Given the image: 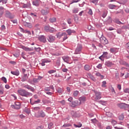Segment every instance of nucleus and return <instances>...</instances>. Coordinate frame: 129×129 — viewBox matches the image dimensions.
Segmentation results:
<instances>
[{
  "instance_id": "obj_38",
  "label": "nucleus",
  "mask_w": 129,
  "mask_h": 129,
  "mask_svg": "<svg viewBox=\"0 0 129 129\" xmlns=\"http://www.w3.org/2000/svg\"><path fill=\"white\" fill-rule=\"evenodd\" d=\"M4 7H0V15H3L4 14Z\"/></svg>"
},
{
  "instance_id": "obj_32",
  "label": "nucleus",
  "mask_w": 129,
  "mask_h": 129,
  "mask_svg": "<svg viewBox=\"0 0 129 129\" xmlns=\"http://www.w3.org/2000/svg\"><path fill=\"white\" fill-rule=\"evenodd\" d=\"M49 22L50 23H55L56 22V18L53 17L49 19Z\"/></svg>"
},
{
  "instance_id": "obj_18",
  "label": "nucleus",
  "mask_w": 129,
  "mask_h": 129,
  "mask_svg": "<svg viewBox=\"0 0 129 129\" xmlns=\"http://www.w3.org/2000/svg\"><path fill=\"white\" fill-rule=\"evenodd\" d=\"M28 78H29V77L27 74H24V76H23L21 79V81H22V82H25V81H27V80H28Z\"/></svg>"
},
{
  "instance_id": "obj_21",
  "label": "nucleus",
  "mask_w": 129,
  "mask_h": 129,
  "mask_svg": "<svg viewBox=\"0 0 129 129\" xmlns=\"http://www.w3.org/2000/svg\"><path fill=\"white\" fill-rule=\"evenodd\" d=\"M105 65L106 66H107V67H111V66H112V65H113V64L112 63V62H111L109 61H107L105 62Z\"/></svg>"
},
{
  "instance_id": "obj_51",
  "label": "nucleus",
  "mask_w": 129,
  "mask_h": 129,
  "mask_svg": "<svg viewBox=\"0 0 129 129\" xmlns=\"http://www.w3.org/2000/svg\"><path fill=\"white\" fill-rule=\"evenodd\" d=\"M74 126H75V127H81V126H82V124H80L79 125H77V124H74Z\"/></svg>"
},
{
  "instance_id": "obj_17",
  "label": "nucleus",
  "mask_w": 129,
  "mask_h": 129,
  "mask_svg": "<svg viewBox=\"0 0 129 129\" xmlns=\"http://www.w3.org/2000/svg\"><path fill=\"white\" fill-rule=\"evenodd\" d=\"M79 100L80 101L79 102L80 103V104H81V103L86 101V97L85 96H82L79 98Z\"/></svg>"
},
{
  "instance_id": "obj_57",
  "label": "nucleus",
  "mask_w": 129,
  "mask_h": 129,
  "mask_svg": "<svg viewBox=\"0 0 129 129\" xmlns=\"http://www.w3.org/2000/svg\"><path fill=\"white\" fill-rule=\"evenodd\" d=\"M110 90L112 93H115V91L114 90V89L113 88V87H111V88L110 89Z\"/></svg>"
},
{
  "instance_id": "obj_16",
  "label": "nucleus",
  "mask_w": 129,
  "mask_h": 129,
  "mask_svg": "<svg viewBox=\"0 0 129 129\" xmlns=\"http://www.w3.org/2000/svg\"><path fill=\"white\" fill-rule=\"evenodd\" d=\"M41 79H43V77L38 76L37 78L33 79V82H34V83H37L39 82L40 80H41Z\"/></svg>"
},
{
  "instance_id": "obj_40",
  "label": "nucleus",
  "mask_w": 129,
  "mask_h": 129,
  "mask_svg": "<svg viewBox=\"0 0 129 129\" xmlns=\"http://www.w3.org/2000/svg\"><path fill=\"white\" fill-rule=\"evenodd\" d=\"M33 110H35L36 111H38V110H40V109H41V108H40V107H35L33 108Z\"/></svg>"
},
{
  "instance_id": "obj_61",
  "label": "nucleus",
  "mask_w": 129,
  "mask_h": 129,
  "mask_svg": "<svg viewBox=\"0 0 129 129\" xmlns=\"http://www.w3.org/2000/svg\"><path fill=\"white\" fill-rule=\"evenodd\" d=\"M115 23H116V24H118V25H119V24H120V22L119 21L117 20H114L113 21Z\"/></svg>"
},
{
  "instance_id": "obj_29",
  "label": "nucleus",
  "mask_w": 129,
  "mask_h": 129,
  "mask_svg": "<svg viewBox=\"0 0 129 129\" xmlns=\"http://www.w3.org/2000/svg\"><path fill=\"white\" fill-rule=\"evenodd\" d=\"M5 17H7V18H11V13L8 11H6L5 12Z\"/></svg>"
},
{
  "instance_id": "obj_53",
  "label": "nucleus",
  "mask_w": 129,
  "mask_h": 129,
  "mask_svg": "<svg viewBox=\"0 0 129 129\" xmlns=\"http://www.w3.org/2000/svg\"><path fill=\"white\" fill-rule=\"evenodd\" d=\"M53 123H50L48 124V128L51 129L52 128V126H53Z\"/></svg>"
},
{
  "instance_id": "obj_19",
  "label": "nucleus",
  "mask_w": 129,
  "mask_h": 129,
  "mask_svg": "<svg viewBox=\"0 0 129 129\" xmlns=\"http://www.w3.org/2000/svg\"><path fill=\"white\" fill-rule=\"evenodd\" d=\"M11 73L13 75H15V76H19L20 75V71H19V70H16L14 72L12 71Z\"/></svg>"
},
{
  "instance_id": "obj_42",
  "label": "nucleus",
  "mask_w": 129,
  "mask_h": 129,
  "mask_svg": "<svg viewBox=\"0 0 129 129\" xmlns=\"http://www.w3.org/2000/svg\"><path fill=\"white\" fill-rule=\"evenodd\" d=\"M56 72L55 70H51L48 71V73H49V74H53V73H55Z\"/></svg>"
},
{
  "instance_id": "obj_11",
  "label": "nucleus",
  "mask_w": 129,
  "mask_h": 129,
  "mask_svg": "<svg viewBox=\"0 0 129 129\" xmlns=\"http://www.w3.org/2000/svg\"><path fill=\"white\" fill-rule=\"evenodd\" d=\"M38 39L39 41H40V42H42L43 43H46V42H47V39L44 35H41L39 36Z\"/></svg>"
},
{
  "instance_id": "obj_4",
  "label": "nucleus",
  "mask_w": 129,
  "mask_h": 129,
  "mask_svg": "<svg viewBox=\"0 0 129 129\" xmlns=\"http://www.w3.org/2000/svg\"><path fill=\"white\" fill-rule=\"evenodd\" d=\"M82 44H78L75 51V54H81L82 51Z\"/></svg>"
},
{
  "instance_id": "obj_23",
  "label": "nucleus",
  "mask_w": 129,
  "mask_h": 129,
  "mask_svg": "<svg viewBox=\"0 0 129 129\" xmlns=\"http://www.w3.org/2000/svg\"><path fill=\"white\" fill-rule=\"evenodd\" d=\"M33 6H36V7H38L40 5V1L38 0H36L33 2Z\"/></svg>"
},
{
  "instance_id": "obj_44",
  "label": "nucleus",
  "mask_w": 129,
  "mask_h": 129,
  "mask_svg": "<svg viewBox=\"0 0 129 129\" xmlns=\"http://www.w3.org/2000/svg\"><path fill=\"white\" fill-rule=\"evenodd\" d=\"M106 81H104L102 82V87H106Z\"/></svg>"
},
{
  "instance_id": "obj_13",
  "label": "nucleus",
  "mask_w": 129,
  "mask_h": 129,
  "mask_svg": "<svg viewBox=\"0 0 129 129\" xmlns=\"http://www.w3.org/2000/svg\"><path fill=\"white\" fill-rule=\"evenodd\" d=\"M67 33H68V35L69 36H71L72 34H75L76 33V31L74 30H72L71 29H69L67 30H66Z\"/></svg>"
},
{
  "instance_id": "obj_63",
  "label": "nucleus",
  "mask_w": 129,
  "mask_h": 129,
  "mask_svg": "<svg viewBox=\"0 0 129 129\" xmlns=\"http://www.w3.org/2000/svg\"><path fill=\"white\" fill-rule=\"evenodd\" d=\"M2 28V30H3V31H5V30H6V26H5L4 25H2L1 26Z\"/></svg>"
},
{
  "instance_id": "obj_5",
  "label": "nucleus",
  "mask_w": 129,
  "mask_h": 129,
  "mask_svg": "<svg viewBox=\"0 0 129 129\" xmlns=\"http://www.w3.org/2000/svg\"><path fill=\"white\" fill-rule=\"evenodd\" d=\"M20 48L23 49V50H24V51H26V52H31L32 51H34V47L30 48L24 45H22L21 46Z\"/></svg>"
},
{
  "instance_id": "obj_41",
  "label": "nucleus",
  "mask_w": 129,
  "mask_h": 129,
  "mask_svg": "<svg viewBox=\"0 0 129 129\" xmlns=\"http://www.w3.org/2000/svg\"><path fill=\"white\" fill-rule=\"evenodd\" d=\"M60 61H61V57H58L56 61V64L57 65H60Z\"/></svg>"
},
{
  "instance_id": "obj_59",
  "label": "nucleus",
  "mask_w": 129,
  "mask_h": 129,
  "mask_svg": "<svg viewBox=\"0 0 129 129\" xmlns=\"http://www.w3.org/2000/svg\"><path fill=\"white\" fill-rule=\"evenodd\" d=\"M46 94H48V95H52V94H53V93H52V92H50V91H48V92H46Z\"/></svg>"
},
{
  "instance_id": "obj_35",
  "label": "nucleus",
  "mask_w": 129,
  "mask_h": 129,
  "mask_svg": "<svg viewBox=\"0 0 129 129\" xmlns=\"http://www.w3.org/2000/svg\"><path fill=\"white\" fill-rule=\"evenodd\" d=\"M69 126H71V124H70V123H64L62 125V127H68Z\"/></svg>"
},
{
  "instance_id": "obj_50",
  "label": "nucleus",
  "mask_w": 129,
  "mask_h": 129,
  "mask_svg": "<svg viewBox=\"0 0 129 129\" xmlns=\"http://www.w3.org/2000/svg\"><path fill=\"white\" fill-rule=\"evenodd\" d=\"M91 79L93 81H94V82H95L96 81V79H95V78H94V77L91 76L90 77Z\"/></svg>"
},
{
  "instance_id": "obj_9",
  "label": "nucleus",
  "mask_w": 129,
  "mask_h": 129,
  "mask_svg": "<svg viewBox=\"0 0 129 129\" xmlns=\"http://www.w3.org/2000/svg\"><path fill=\"white\" fill-rule=\"evenodd\" d=\"M12 106L15 109H20V108H21V103L16 102L15 105H12Z\"/></svg>"
},
{
  "instance_id": "obj_3",
  "label": "nucleus",
  "mask_w": 129,
  "mask_h": 129,
  "mask_svg": "<svg viewBox=\"0 0 129 129\" xmlns=\"http://www.w3.org/2000/svg\"><path fill=\"white\" fill-rule=\"evenodd\" d=\"M35 117H42L44 118L46 116V114L43 110L39 111L38 112L36 113L35 114Z\"/></svg>"
},
{
  "instance_id": "obj_2",
  "label": "nucleus",
  "mask_w": 129,
  "mask_h": 129,
  "mask_svg": "<svg viewBox=\"0 0 129 129\" xmlns=\"http://www.w3.org/2000/svg\"><path fill=\"white\" fill-rule=\"evenodd\" d=\"M63 36V38L62 41H65V40H67V39H68V34L65 32H58L56 34L57 39H61Z\"/></svg>"
},
{
  "instance_id": "obj_1",
  "label": "nucleus",
  "mask_w": 129,
  "mask_h": 129,
  "mask_svg": "<svg viewBox=\"0 0 129 129\" xmlns=\"http://www.w3.org/2000/svg\"><path fill=\"white\" fill-rule=\"evenodd\" d=\"M19 95H21V96H23L24 97H29L30 96H32L33 94L27 91H26L25 89H19L17 91Z\"/></svg>"
},
{
  "instance_id": "obj_6",
  "label": "nucleus",
  "mask_w": 129,
  "mask_h": 129,
  "mask_svg": "<svg viewBox=\"0 0 129 129\" xmlns=\"http://www.w3.org/2000/svg\"><path fill=\"white\" fill-rule=\"evenodd\" d=\"M100 41L101 44H103V45H106V44H108V40H107L106 38L105 37H101L100 38Z\"/></svg>"
},
{
  "instance_id": "obj_45",
  "label": "nucleus",
  "mask_w": 129,
  "mask_h": 129,
  "mask_svg": "<svg viewBox=\"0 0 129 129\" xmlns=\"http://www.w3.org/2000/svg\"><path fill=\"white\" fill-rule=\"evenodd\" d=\"M24 88H27V89H31L32 87L31 86H29V85H26L24 86Z\"/></svg>"
},
{
  "instance_id": "obj_31",
  "label": "nucleus",
  "mask_w": 129,
  "mask_h": 129,
  "mask_svg": "<svg viewBox=\"0 0 129 129\" xmlns=\"http://www.w3.org/2000/svg\"><path fill=\"white\" fill-rule=\"evenodd\" d=\"M78 94H79V92L78 91H75L73 92V96L74 97H77Z\"/></svg>"
},
{
  "instance_id": "obj_58",
  "label": "nucleus",
  "mask_w": 129,
  "mask_h": 129,
  "mask_svg": "<svg viewBox=\"0 0 129 129\" xmlns=\"http://www.w3.org/2000/svg\"><path fill=\"white\" fill-rule=\"evenodd\" d=\"M49 29H50V28L48 26H45L44 27V30L47 32H48V31H49Z\"/></svg>"
},
{
  "instance_id": "obj_24",
  "label": "nucleus",
  "mask_w": 129,
  "mask_h": 129,
  "mask_svg": "<svg viewBox=\"0 0 129 129\" xmlns=\"http://www.w3.org/2000/svg\"><path fill=\"white\" fill-rule=\"evenodd\" d=\"M108 55V53L107 52H104L103 55H101V57H103V58H106V59H108L109 57L107 56Z\"/></svg>"
},
{
  "instance_id": "obj_27",
  "label": "nucleus",
  "mask_w": 129,
  "mask_h": 129,
  "mask_svg": "<svg viewBox=\"0 0 129 129\" xmlns=\"http://www.w3.org/2000/svg\"><path fill=\"white\" fill-rule=\"evenodd\" d=\"M85 70H86L87 71H89L90 69H91V68L90 67V66L88 64H86L84 67Z\"/></svg>"
},
{
  "instance_id": "obj_48",
  "label": "nucleus",
  "mask_w": 129,
  "mask_h": 129,
  "mask_svg": "<svg viewBox=\"0 0 129 129\" xmlns=\"http://www.w3.org/2000/svg\"><path fill=\"white\" fill-rule=\"evenodd\" d=\"M59 103L62 104V105H65V100H62L59 101Z\"/></svg>"
},
{
  "instance_id": "obj_62",
  "label": "nucleus",
  "mask_w": 129,
  "mask_h": 129,
  "mask_svg": "<svg viewBox=\"0 0 129 129\" xmlns=\"http://www.w3.org/2000/svg\"><path fill=\"white\" fill-rule=\"evenodd\" d=\"M40 64L41 66H45V62L43 59L41 60V63Z\"/></svg>"
},
{
  "instance_id": "obj_55",
  "label": "nucleus",
  "mask_w": 129,
  "mask_h": 129,
  "mask_svg": "<svg viewBox=\"0 0 129 129\" xmlns=\"http://www.w3.org/2000/svg\"><path fill=\"white\" fill-rule=\"evenodd\" d=\"M102 68V64H101V63H99V64L97 66V68H98V69H101Z\"/></svg>"
},
{
  "instance_id": "obj_30",
  "label": "nucleus",
  "mask_w": 129,
  "mask_h": 129,
  "mask_svg": "<svg viewBox=\"0 0 129 129\" xmlns=\"http://www.w3.org/2000/svg\"><path fill=\"white\" fill-rule=\"evenodd\" d=\"M73 14H77L79 12V9L78 8H74L72 10Z\"/></svg>"
},
{
  "instance_id": "obj_47",
  "label": "nucleus",
  "mask_w": 129,
  "mask_h": 129,
  "mask_svg": "<svg viewBox=\"0 0 129 129\" xmlns=\"http://www.w3.org/2000/svg\"><path fill=\"white\" fill-rule=\"evenodd\" d=\"M43 60V61H44V63H50L51 62V60H49L48 59H42Z\"/></svg>"
},
{
  "instance_id": "obj_54",
  "label": "nucleus",
  "mask_w": 129,
  "mask_h": 129,
  "mask_svg": "<svg viewBox=\"0 0 129 129\" xmlns=\"http://www.w3.org/2000/svg\"><path fill=\"white\" fill-rule=\"evenodd\" d=\"M14 56L15 57H16V58H18V57H19V56H20V53H15L14 54Z\"/></svg>"
},
{
  "instance_id": "obj_14",
  "label": "nucleus",
  "mask_w": 129,
  "mask_h": 129,
  "mask_svg": "<svg viewBox=\"0 0 129 129\" xmlns=\"http://www.w3.org/2000/svg\"><path fill=\"white\" fill-rule=\"evenodd\" d=\"M117 105L120 108H124L125 109L126 108V106H127V104L122 103L117 104Z\"/></svg>"
},
{
  "instance_id": "obj_7",
  "label": "nucleus",
  "mask_w": 129,
  "mask_h": 129,
  "mask_svg": "<svg viewBox=\"0 0 129 129\" xmlns=\"http://www.w3.org/2000/svg\"><path fill=\"white\" fill-rule=\"evenodd\" d=\"M56 37L52 35H50L47 36V40L49 43H53Z\"/></svg>"
},
{
  "instance_id": "obj_20",
  "label": "nucleus",
  "mask_w": 129,
  "mask_h": 129,
  "mask_svg": "<svg viewBox=\"0 0 129 129\" xmlns=\"http://www.w3.org/2000/svg\"><path fill=\"white\" fill-rule=\"evenodd\" d=\"M41 13L42 15L46 16L49 14V10L43 9L41 10Z\"/></svg>"
},
{
  "instance_id": "obj_43",
  "label": "nucleus",
  "mask_w": 129,
  "mask_h": 129,
  "mask_svg": "<svg viewBox=\"0 0 129 129\" xmlns=\"http://www.w3.org/2000/svg\"><path fill=\"white\" fill-rule=\"evenodd\" d=\"M2 81H3V82H4V83H7V78H6V77H3L2 78Z\"/></svg>"
},
{
  "instance_id": "obj_36",
  "label": "nucleus",
  "mask_w": 129,
  "mask_h": 129,
  "mask_svg": "<svg viewBox=\"0 0 129 129\" xmlns=\"http://www.w3.org/2000/svg\"><path fill=\"white\" fill-rule=\"evenodd\" d=\"M115 77L116 79H119V74L118 73V72L115 73Z\"/></svg>"
},
{
  "instance_id": "obj_26",
  "label": "nucleus",
  "mask_w": 129,
  "mask_h": 129,
  "mask_svg": "<svg viewBox=\"0 0 129 129\" xmlns=\"http://www.w3.org/2000/svg\"><path fill=\"white\" fill-rule=\"evenodd\" d=\"M45 91H54V88H48V87H45L44 89Z\"/></svg>"
},
{
  "instance_id": "obj_52",
  "label": "nucleus",
  "mask_w": 129,
  "mask_h": 129,
  "mask_svg": "<svg viewBox=\"0 0 129 129\" xmlns=\"http://www.w3.org/2000/svg\"><path fill=\"white\" fill-rule=\"evenodd\" d=\"M80 1L81 0H73L70 5H72V4H74V3H78V2H80Z\"/></svg>"
},
{
  "instance_id": "obj_56",
  "label": "nucleus",
  "mask_w": 129,
  "mask_h": 129,
  "mask_svg": "<svg viewBox=\"0 0 129 129\" xmlns=\"http://www.w3.org/2000/svg\"><path fill=\"white\" fill-rule=\"evenodd\" d=\"M124 92L125 93H129V89L128 88H126L124 90Z\"/></svg>"
},
{
  "instance_id": "obj_60",
  "label": "nucleus",
  "mask_w": 129,
  "mask_h": 129,
  "mask_svg": "<svg viewBox=\"0 0 129 129\" xmlns=\"http://www.w3.org/2000/svg\"><path fill=\"white\" fill-rule=\"evenodd\" d=\"M68 23L69 24V25H71V24H72V22L71 21V19H69L68 20Z\"/></svg>"
},
{
  "instance_id": "obj_64",
  "label": "nucleus",
  "mask_w": 129,
  "mask_h": 129,
  "mask_svg": "<svg viewBox=\"0 0 129 129\" xmlns=\"http://www.w3.org/2000/svg\"><path fill=\"white\" fill-rule=\"evenodd\" d=\"M5 91L3 90V89H0V94H4V92Z\"/></svg>"
},
{
  "instance_id": "obj_10",
  "label": "nucleus",
  "mask_w": 129,
  "mask_h": 129,
  "mask_svg": "<svg viewBox=\"0 0 129 129\" xmlns=\"http://www.w3.org/2000/svg\"><path fill=\"white\" fill-rule=\"evenodd\" d=\"M71 115L73 117H79L80 116V114L78 112H76L75 111H72Z\"/></svg>"
},
{
  "instance_id": "obj_12",
  "label": "nucleus",
  "mask_w": 129,
  "mask_h": 129,
  "mask_svg": "<svg viewBox=\"0 0 129 129\" xmlns=\"http://www.w3.org/2000/svg\"><path fill=\"white\" fill-rule=\"evenodd\" d=\"M41 102V100L38 99L37 100H34V101H32V99H30V103L32 105H34V104H38V103H40Z\"/></svg>"
},
{
  "instance_id": "obj_25",
  "label": "nucleus",
  "mask_w": 129,
  "mask_h": 129,
  "mask_svg": "<svg viewBox=\"0 0 129 129\" xmlns=\"http://www.w3.org/2000/svg\"><path fill=\"white\" fill-rule=\"evenodd\" d=\"M24 26H25V27H27V28H32V24L30 23L24 22Z\"/></svg>"
},
{
  "instance_id": "obj_8",
  "label": "nucleus",
  "mask_w": 129,
  "mask_h": 129,
  "mask_svg": "<svg viewBox=\"0 0 129 129\" xmlns=\"http://www.w3.org/2000/svg\"><path fill=\"white\" fill-rule=\"evenodd\" d=\"M78 105H80V102H79V101L78 100L73 101L71 104V106L72 107H75L76 106H78Z\"/></svg>"
},
{
  "instance_id": "obj_39",
  "label": "nucleus",
  "mask_w": 129,
  "mask_h": 129,
  "mask_svg": "<svg viewBox=\"0 0 129 129\" xmlns=\"http://www.w3.org/2000/svg\"><path fill=\"white\" fill-rule=\"evenodd\" d=\"M123 118H124V116L123 114H121L119 116V120H123Z\"/></svg>"
},
{
  "instance_id": "obj_49",
  "label": "nucleus",
  "mask_w": 129,
  "mask_h": 129,
  "mask_svg": "<svg viewBox=\"0 0 129 129\" xmlns=\"http://www.w3.org/2000/svg\"><path fill=\"white\" fill-rule=\"evenodd\" d=\"M110 52L111 53H115V49H114V48H110Z\"/></svg>"
},
{
  "instance_id": "obj_46",
  "label": "nucleus",
  "mask_w": 129,
  "mask_h": 129,
  "mask_svg": "<svg viewBox=\"0 0 129 129\" xmlns=\"http://www.w3.org/2000/svg\"><path fill=\"white\" fill-rule=\"evenodd\" d=\"M88 14L89 15H90L91 16H92L93 13L92 12V10H91V9H89V12H88Z\"/></svg>"
},
{
  "instance_id": "obj_33",
  "label": "nucleus",
  "mask_w": 129,
  "mask_h": 129,
  "mask_svg": "<svg viewBox=\"0 0 129 129\" xmlns=\"http://www.w3.org/2000/svg\"><path fill=\"white\" fill-rule=\"evenodd\" d=\"M95 75H96V76H97V77H100L102 79H103V78L104 77V76L101 75V74H100V73H96Z\"/></svg>"
},
{
  "instance_id": "obj_22",
  "label": "nucleus",
  "mask_w": 129,
  "mask_h": 129,
  "mask_svg": "<svg viewBox=\"0 0 129 129\" xmlns=\"http://www.w3.org/2000/svg\"><path fill=\"white\" fill-rule=\"evenodd\" d=\"M62 59L64 62L68 63L70 60V57L69 56H64L62 57Z\"/></svg>"
},
{
  "instance_id": "obj_37",
  "label": "nucleus",
  "mask_w": 129,
  "mask_h": 129,
  "mask_svg": "<svg viewBox=\"0 0 129 129\" xmlns=\"http://www.w3.org/2000/svg\"><path fill=\"white\" fill-rule=\"evenodd\" d=\"M116 6H115V5H112V4H110L109 5V9H111L112 10L113 9H114V8H115Z\"/></svg>"
},
{
  "instance_id": "obj_15",
  "label": "nucleus",
  "mask_w": 129,
  "mask_h": 129,
  "mask_svg": "<svg viewBox=\"0 0 129 129\" xmlns=\"http://www.w3.org/2000/svg\"><path fill=\"white\" fill-rule=\"evenodd\" d=\"M95 99L96 100H98V99H100L101 98V93L100 92H97L95 93Z\"/></svg>"
},
{
  "instance_id": "obj_28",
  "label": "nucleus",
  "mask_w": 129,
  "mask_h": 129,
  "mask_svg": "<svg viewBox=\"0 0 129 129\" xmlns=\"http://www.w3.org/2000/svg\"><path fill=\"white\" fill-rule=\"evenodd\" d=\"M23 8H29L31 9V4L30 3H27L26 4H24L23 6Z\"/></svg>"
},
{
  "instance_id": "obj_34",
  "label": "nucleus",
  "mask_w": 129,
  "mask_h": 129,
  "mask_svg": "<svg viewBox=\"0 0 129 129\" xmlns=\"http://www.w3.org/2000/svg\"><path fill=\"white\" fill-rule=\"evenodd\" d=\"M99 0H90V3H92L93 4H95V5H97V3H98Z\"/></svg>"
}]
</instances>
